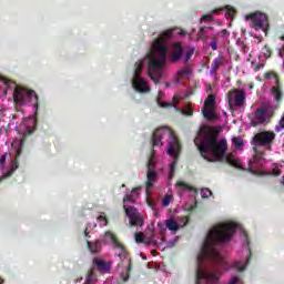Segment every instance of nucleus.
I'll use <instances>...</instances> for the list:
<instances>
[{
	"instance_id": "1",
	"label": "nucleus",
	"mask_w": 284,
	"mask_h": 284,
	"mask_svg": "<svg viewBox=\"0 0 284 284\" xmlns=\"http://www.w3.org/2000/svg\"><path fill=\"white\" fill-rule=\"evenodd\" d=\"M239 224L236 222H224L213 226L202 245V248L197 255V267L195 271V284H216L219 283V276L214 272H209L203 268L204 263H215L220 267H225V258L221 255V252L216 250V245H224L230 243L232 236Z\"/></svg>"
},
{
	"instance_id": "2",
	"label": "nucleus",
	"mask_w": 284,
	"mask_h": 284,
	"mask_svg": "<svg viewBox=\"0 0 284 284\" xmlns=\"http://www.w3.org/2000/svg\"><path fill=\"white\" fill-rule=\"evenodd\" d=\"M221 130L216 126H202L197 131V136L194 139V143L203 159L210 163L219 161L220 163H227L232 168L241 170V162L234 158V154L227 152V140H220L219 134Z\"/></svg>"
},
{
	"instance_id": "3",
	"label": "nucleus",
	"mask_w": 284,
	"mask_h": 284,
	"mask_svg": "<svg viewBox=\"0 0 284 284\" xmlns=\"http://www.w3.org/2000/svg\"><path fill=\"white\" fill-rule=\"evenodd\" d=\"M174 30L176 28L168 29L162 32L158 39L152 42V50L155 54L148 60V72L151 81L153 83L159 84L161 81V70L168 62V41L174 37Z\"/></svg>"
},
{
	"instance_id": "4",
	"label": "nucleus",
	"mask_w": 284,
	"mask_h": 284,
	"mask_svg": "<svg viewBox=\"0 0 284 284\" xmlns=\"http://www.w3.org/2000/svg\"><path fill=\"white\" fill-rule=\"evenodd\" d=\"M13 101L17 105H23L24 103H32L34 110H39V95L33 90L16 87L13 91Z\"/></svg>"
},
{
	"instance_id": "5",
	"label": "nucleus",
	"mask_w": 284,
	"mask_h": 284,
	"mask_svg": "<svg viewBox=\"0 0 284 284\" xmlns=\"http://www.w3.org/2000/svg\"><path fill=\"white\" fill-rule=\"evenodd\" d=\"M170 142H169V150L168 154L172 156L173 162L170 164V173L169 179H174V172H176V161L179 160V154H181V141H179V138L176 136V133L174 131H170Z\"/></svg>"
},
{
	"instance_id": "6",
	"label": "nucleus",
	"mask_w": 284,
	"mask_h": 284,
	"mask_svg": "<svg viewBox=\"0 0 284 284\" xmlns=\"http://www.w3.org/2000/svg\"><path fill=\"white\" fill-rule=\"evenodd\" d=\"M143 60L135 63L134 78L132 79V85L134 90L140 93L150 92V85H148V81L141 78V72H143Z\"/></svg>"
},
{
	"instance_id": "7",
	"label": "nucleus",
	"mask_w": 284,
	"mask_h": 284,
	"mask_svg": "<svg viewBox=\"0 0 284 284\" xmlns=\"http://www.w3.org/2000/svg\"><path fill=\"white\" fill-rule=\"evenodd\" d=\"M246 100L247 94H245L243 89H234L227 92L230 108H243Z\"/></svg>"
},
{
	"instance_id": "8",
	"label": "nucleus",
	"mask_w": 284,
	"mask_h": 284,
	"mask_svg": "<svg viewBox=\"0 0 284 284\" xmlns=\"http://www.w3.org/2000/svg\"><path fill=\"white\" fill-rule=\"evenodd\" d=\"M125 215L129 217L130 225L135 227L136 225H140V227H143V216H141V213H139V210L132 206L123 205Z\"/></svg>"
},
{
	"instance_id": "9",
	"label": "nucleus",
	"mask_w": 284,
	"mask_h": 284,
	"mask_svg": "<svg viewBox=\"0 0 284 284\" xmlns=\"http://www.w3.org/2000/svg\"><path fill=\"white\" fill-rule=\"evenodd\" d=\"M252 20V28L254 30H263L268 24L267 14L265 13H248L246 20Z\"/></svg>"
},
{
	"instance_id": "10",
	"label": "nucleus",
	"mask_w": 284,
	"mask_h": 284,
	"mask_svg": "<svg viewBox=\"0 0 284 284\" xmlns=\"http://www.w3.org/2000/svg\"><path fill=\"white\" fill-rule=\"evenodd\" d=\"M274 139H276V134H274V132L264 131L255 134L253 136V142H254V145L265 146V145H270V143H272Z\"/></svg>"
},
{
	"instance_id": "11",
	"label": "nucleus",
	"mask_w": 284,
	"mask_h": 284,
	"mask_svg": "<svg viewBox=\"0 0 284 284\" xmlns=\"http://www.w3.org/2000/svg\"><path fill=\"white\" fill-rule=\"evenodd\" d=\"M183 54H185V49H183V43L174 42L171 45V55L169 58L170 63H179L181 59H183Z\"/></svg>"
},
{
	"instance_id": "12",
	"label": "nucleus",
	"mask_w": 284,
	"mask_h": 284,
	"mask_svg": "<svg viewBox=\"0 0 284 284\" xmlns=\"http://www.w3.org/2000/svg\"><path fill=\"white\" fill-rule=\"evenodd\" d=\"M187 223H190V217L187 216H182L180 223L174 221V217L165 221L166 230H170V232H178L180 227H185Z\"/></svg>"
},
{
	"instance_id": "13",
	"label": "nucleus",
	"mask_w": 284,
	"mask_h": 284,
	"mask_svg": "<svg viewBox=\"0 0 284 284\" xmlns=\"http://www.w3.org/2000/svg\"><path fill=\"white\" fill-rule=\"evenodd\" d=\"M104 237L110 239V241H111V243H113L114 247H118V250H121V252H123V254H119L120 258H128V253H125V246H123V244L121 242H119V237H116V235L114 233H112L111 231H106L104 233Z\"/></svg>"
},
{
	"instance_id": "14",
	"label": "nucleus",
	"mask_w": 284,
	"mask_h": 284,
	"mask_svg": "<svg viewBox=\"0 0 284 284\" xmlns=\"http://www.w3.org/2000/svg\"><path fill=\"white\" fill-rule=\"evenodd\" d=\"M165 135V130L156 129L151 139L152 148H159V145H163V136Z\"/></svg>"
},
{
	"instance_id": "15",
	"label": "nucleus",
	"mask_w": 284,
	"mask_h": 284,
	"mask_svg": "<svg viewBox=\"0 0 284 284\" xmlns=\"http://www.w3.org/2000/svg\"><path fill=\"white\" fill-rule=\"evenodd\" d=\"M271 94L276 103H281L283 101V84L281 81L271 88Z\"/></svg>"
},
{
	"instance_id": "16",
	"label": "nucleus",
	"mask_w": 284,
	"mask_h": 284,
	"mask_svg": "<svg viewBox=\"0 0 284 284\" xmlns=\"http://www.w3.org/2000/svg\"><path fill=\"white\" fill-rule=\"evenodd\" d=\"M250 261H252V250H247V257H246V263L243 264V262L241 261H235L234 264H233V267L235 270H237V272H245Z\"/></svg>"
},
{
	"instance_id": "17",
	"label": "nucleus",
	"mask_w": 284,
	"mask_h": 284,
	"mask_svg": "<svg viewBox=\"0 0 284 284\" xmlns=\"http://www.w3.org/2000/svg\"><path fill=\"white\" fill-rule=\"evenodd\" d=\"M255 121L257 125H263V123H267V121H270L267 119V115H265V111L262 108L256 109Z\"/></svg>"
},
{
	"instance_id": "18",
	"label": "nucleus",
	"mask_w": 284,
	"mask_h": 284,
	"mask_svg": "<svg viewBox=\"0 0 284 284\" xmlns=\"http://www.w3.org/2000/svg\"><path fill=\"white\" fill-rule=\"evenodd\" d=\"M93 263L97 265L100 272H104L105 274L110 273L111 264L110 262H105L103 260H94Z\"/></svg>"
},
{
	"instance_id": "19",
	"label": "nucleus",
	"mask_w": 284,
	"mask_h": 284,
	"mask_svg": "<svg viewBox=\"0 0 284 284\" xmlns=\"http://www.w3.org/2000/svg\"><path fill=\"white\" fill-rule=\"evenodd\" d=\"M87 247L91 254L101 253V240H95L94 242H87Z\"/></svg>"
},
{
	"instance_id": "20",
	"label": "nucleus",
	"mask_w": 284,
	"mask_h": 284,
	"mask_svg": "<svg viewBox=\"0 0 284 284\" xmlns=\"http://www.w3.org/2000/svg\"><path fill=\"white\" fill-rule=\"evenodd\" d=\"M158 173L153 170H148L146 172V190H150V187H154V181H156Z\"/></svg>"
},
{
	"instance_id": "21",
	"label": "nucleus",
	"mask_w": 284,
	"mask_h": 284,
	"mask_svg": "<svg viewBox=\"0 0 284 284\" xmlns=\"http://www.w3.org/2000/svg\"><path fill=\"white\" fill-rule=\"evenodd\" d=\"M225 63V58L223 55H220L217 58H215L211 64V72H214L215 77H216V71L219 70V68H221V65H223Z\"/></svg>"
},
{
	"instance_id": "22",
	"label": "nucleus",
	"mask_w": 284,
	"mask_h": 284,
	"mask_svg": "<svg viewBox=\"0 0 284 284\" xmlns=\"http://www.w3.org/2000/svg\"><path fill=\"white\" fill-rule=\"evenodd\" d=\"M176 187H179V190L194 192V194H199V190H196V187L190 185L187 182L179 181V182H176Z\"/></svg>"
},
{
	"instance_id": "23",
	"label": "nucleus",
	"mask_w": 284,
	"mask_h": 284,
	"mask_svg": "<svg viewBox=\"0 0 284 284\" xmlns=\"http://www.w3.org/2000/svg\"><path fill=\"white\" fill-rule=\"evenodd\" d=\"M210 30H212V27H202L197 32V41H207Z\"/></svg>"
},
{
	"instance_id": "24",
	"label": "nucleus",
	"mask_w": 284,
	"mask_h": 284,
	"mask_svg": "<svg viewBox=\"0 0 284 284\" xmlns=\"http://www.w3.org/2000/svg\"><path fill=\"white\" fill-rule=\"evenodd\" d=\"M18 168H19V164H17V162H13L11 169L7 173L0 176V183H3L6 179H10V176H12L14 172H17Z\"/></svg>"
},
{
	"instance_id": "25",
	"label": "nucleus",
	"mask_w": 284,
	"mask_h": 284,
	"mask_svg": "<svg viewBox=\"0 0 284 284\" xmlns=\"http://www.w3.org/2000/svg\"><path fill=\"white\" fill-rule=\"evenodd\" d=\"M214 110L215 108L204 106L202 110V114L206 121H212L214 119Z\"/></svg>"
},
{
	"instance_id": "26",
	"label": "nucleus",
	"mask_w": 284,
	"mask_h": 284,
	"mask_svg": "<svg viewBox=\"0 0 284 284\" xmlns=\"http://www.w3.org/2000/svg\"><path fill=\"white\" fill-rule=\"evenodd\" d=\"M204 108H215L216 109V97L214 94H209L204 101Z\"/></svg>"
},
{
	"instance_id": "27",
	"label": "nucleus",
	"mask_w": 284,
	"mask_h": 284,
	"mask_svg": "<svg viewBox=\"0 0 284 284\" xmlns=\"http://www.w3.org/2000/svg\"><path fill=\"white\" fill-rule=\"evenodd\" d=\"M262 110L264 111V114L266 115V119H272V116H274V106L266 104L262 106Z\"/></svg>"
},
{
	"instance_id": "28",
	"label": "nucleus",
	"mask_w": 284,
	"mask_h": 284,
	"mask_svg": "<svg viewBox=\"0 0 284 284\" xmlns=\"http://www.w3.org/2000/svg\"><path fill=\"white\" fill-rule=\"evenodd\" d=\"M264 79H274L275 83L281 82V75H278V73L274 72V71H267L266 73H264Z\"/></svg>"
},
{
	"instance_id": "29",
	"label": "nucleus",
	"mask_w": 284,
	"mask_h": 284,
	"mask_svg": "<svg viewBox=\"0 0 284 284\" xmlns=\"http://www.w3.org/2000/svg\"><path fill=\"white\" fill-rule=\"evenodd\" d=\"M193 55H194V48H191L185 52L184 65H187V63H190V60L192 59Z\"/></svg>"
},
{
	"instance_id": "30",
	"label": "nucleus",
	"mask_w": 284,
	"mask_h": 284,
	"mask_svg": "<svg viewBox=\"0 0 284 284\" xmlns=\"http://www.w3.org/2000/svg\"><path fill=\"white\" fill-rule=\"evenodd\" d=\"M154 154H156V151L152 150L148 161V170H154Z\"/></svg>"
},
{
	"instance_id": "31",
	"label": "nucleus",
	"mask_w": 284,
	"mask_h": 284,
	"mask_svg": "<svg viewBox=\"0 0 284 284\" xmlns=\"http://www.w3.org/2000/svg\"><path fill=\"white\" fill-rule=\"evenodd\" d=\"M94 281H97V277L94 276V270L91 268V270L88 272L85 283H87V284H90V283H94Z\"/></svg>"
},
{
	"instance_id": "32",
	"label": "nucleus",
	"mask_w": 284,
	"mask_h": 284,
	"mask_svg": "<svg viewBox=\"0 0 284 284\" xmlns=\"http://www.w3.org/2000/svg\"><path fill=\"white\" fill-rule=\"evenodd\" d=\"M181 113L184 115V116H193L194 114V109H192V106H186L184 109L181 110Z\"/></svg>"
},
{
	"instance_id": "33",
	"label": "nucleus",
	"mask_w": 284,
	"mask_h": 284,
	"mask_svg": "<svg viewBox=\"0 0 284 284\" xmlns=\"http://www.w3.org/2000/svg\"><path fill=\"white\" fill-rule=\"evenodd\" d=\"M190 68H184V69H180L178 71V75L181 77L182 79H185V77H190Z\"/></svg>"
},
{
	"instance_id": "34",
	"label": "nucleus",
	"mask_w": 284,
	"mask_h": 284,
	"mask_svg": "<svg viewBox=\"0 0 284 284\" xmlns=\"http://www.w3.org/2000/svg\"><path fill=\"white\" fill-rule=\"evenodd\" d=\"M284 130V113L280 119L278 125L275 126V132H283Z\"/></svg>"
},
{
	"instance_id": "35",
	"label": "nucleus",
	"mask_w": 284,
	"mask_h": 284,
	"mask_svg": "<svg viewBox=\"0 0 284 284\" xmlns=\"http://www.w3.org/2000/svg\"><path fill=\"white\" fill-rule=\"evenodd\" d=\"M232 143L233 145H235V148H243L244 145L243 140L241 138H233Z\"/></svg>"
},
{
	"instance_id": "36",
	"label": "nucleus",
	"mask_w": 284,
	"mask_h": 284,
	"mask_svg": "<svg viewBox=\"0 0 284 284\" xmlns=\"http://www.w3.org/2000/svg\"><path fill=\"white\" fill-rule=\"evenodd\" d=\"M201 195L202 199H210V196H212V191L210 189H202Z\"/></svg>"
},
{
	"instance_id": "37",
	"label": "nucleus",
	"mask_w": 284,
	"mask_h": 284,
	"mask_svg": "<svg viewBox=\"0 0 284 284\" xmlns=\"http://www.w3.org/2000/svg\"><path fill=\"white\" fill-rule=\"evenodd\" d=\"M156 103L160 108H172L174 105L172 103L162 102L161 98H156Z\"/></svg>"
},
{
	"instance_id": "38",
	"label": "nucleus",
	"mask_w": 284,
	"mask_h": 284,
	"mask_svg": "<svg viewBox=\"0 0 284 284\" xmlns=\"http://www.w3.org/2000/svg\"><path fill=\"white\" fill-rule=\"evenodd\" d=\"M172 203V195H165L162 200L163 207H168Z\"/></svg>"
},
{
	"instance_id": "39",
	"label": "nucleus",
	"mask_w": 284,
	"mask_h": 284,
	"mask_svg": "<svg viewBox=\"0 0 284 284\" xmlns=\"http://www.w3.org/2000/svg\"><path fill=\"white\" fill-rule=\"evenodd\" d=\"M128 203H135L133 195L130 194V195H125V196L123 197V204H124V205H128Z\"/></svg>"
},
{
	"instance_id": "40",
	"label": "nucleus",
	"mask_w": 284,
	"mask_h": 284,
	"mask_svg": "<svg viewBox=\"0 0 284 284\" xmlns=\"http://www.w3.org/2000/svg\"><path fill=\"white\" fill-rule=\"evenodd\" d=\"M263 54H264V57H266V59H270V57H272V49H270V47L265 45L263 48Z\"/></svg>"
},
{
	"instance_id": "41",
	"label": "nucleus",
	"mask_w": 284,
	"mask_h": 284,
	"mask_svg": "<svg viewBox=\"0 0 284 284\" xmlns=\"http://www.w3.org/2000/svg\"><path fill=\"white\" fill-rule=\"evenodd\" d=\"M130 274H132V258L129 260V264L126 267V278L125 281H128L130 278Z\"/></svg>"
},
{
	"instance_id": "42",
	"label": "nucleus",
	"mask_w": 284,
	"mask_h": 284,
	"mask_svg": "<svg viewBox=\"0 0 284 284\" xmlns=\"http://www.w3.org/2000/svg\"><path fill=\"white\" fill-rule=\"evenodd\" d=\"M135 241H136V243H143V241H144V235H143V233H135Z\"/></svg>"
},
{
	"instance_id": "43",
	"label": "nucleus",
	"mask_w": 284,
	"mask_h": 284,
	"mask_svg": "<svg viewBox=\"0 0 284 284\" xmlns=\"http://www.w3.org/2000/svg\"><path fill=\"white\" fill-rule=\"evenodd\" d=\"M98 221L104 226L108 225V217H105L104 215L98 216Z\"/></svg>"
},
{
	"instance_id": "44",
	"label": "nucleus",
	"mask_w": 284,
	"mask_h": 284,
	"mask_svg": "<svg viewBox=\"0 0 284 284\" xmlns=\"http://www.w3.org/2000/svg\"><path fill=\"white\" fill-rule=\"evenodd\" d=\"M282 173H283V171H281V169H273V171H272L273 176H281Z\"/></svg>"
},
{
	"instance_id": "45",
	"label": "nucleus",
	"mask_w": 284,
	"mask_h": 284,
	"mask_svg": "<svg viewBox=\"0 0 284 284\" xmlns=\"http://www.w3.org/2000/svg\"><path fill=\"white\" fill-rule=\"evenodd\" d=\"M146 243L150 245V244H158V242L154 240V234H151V236L148 239Z\"/></svg>"
},
{
	"instance_id": "46",
	"label": "nucleus",
	"mask_w": 284,
	"mask_h": 284,
	"mask_svg": "<svg viewBox=\"0 0 284 284\" xmlns=\"http://www.w3.org/2000/svg\"><path fill=\"white\" fill-rule=\"evenodd\" d=\"M203 21H212V14H205L201 18V22Z\"/></svg>"
},
{
	"instance_id": "47",
	"label": "nucleus",
	"mask_w": 284,
	"mask_h": 284,
	"mask_svg": "<svg viewBox=\"0 0 284 284\" xmlns=\"http://www.w3.org/2000/svg\"><path fill=\"white\" fill-rule=\"evenodd\" d=\"M236 283H241V277L235 276V277H233V278L229 282V284H236Z\"/></svg>"
},
{
	"instance_id": "48",
	"label": "nucleus",
	"mask_w": 284,
	"mask_h": 284,
	"mask_svg": "<svg viewBox=\"0 0 284 284\" xmlns=\"http://www.w3.org/2000/svg\"><path fill=\"white\" fill-rule=\"evenodd\" d=\"M262 68H265V63H258L254 67L255 72H258V70H262Z\"/></svg>"
},
{
	"instance_id": "49",
	"label": "nucleus",
	"mask_w": 284,
	"mask_h": 284,
	"mask_svg": "<svg viewBox=\"0 0 284 284\" xmlns=\"http://www.w3.org/2000/svg\"><path fill=\"white\" fill-rule=\"evenodd\" d=\"M210 45H211L212 50H214V51L219 50V43L216 41H212Z\"/></svg>"
},
{
	"instance_id": "50",
	"label": "nucleus",
	"mask_w": 284,
	"mask_h": 284,
	"mask_svg": "<svg viewBox=\"0 0 284 284\" xmlns=\"http://www.w3.org/2000/svg\"><path fill=\"white\" fill-rule=\"evenodd\" d=\"M8 158V153H4L1 158H0V163L1 165H6V159Z\"/></svg>"
},
{
	"instance_id": "51",
	"label": "nucleus",
	"mask_w": 284,
	"mask_h": 284,
	"mask_svg": "<svg viewBox=\"0 0 284 284\" xmlns=\"http://www.w3.org/2000/svg\"><path fill=\"white\" fill-rule=\"evenodd\" d=\"M178 34H179L180 37H185V34H187V33L185 32V30L179 29Z\"/></svg>"
},
{
	"instance_id": "52",
	"label": "nucleus",
	"mask_w": 284,
	"mask_h": 284,
	"mask_svg": "<svg viewBox=\"0 0 284 284\" xmlns=\"http://www.w3.org/2000/svg\"><path fill=\"white\" fill-rule=\"evenodd\" d=\"M181 79H183V78L181 75H179V73H176L175 83H181Z\"/></svg>"
},
{
	"instance_id": "53",
	"label": "nucleus",
	"mask_w": 284,
	"mask_h": 284,
	"mask_svg": "<svg viewBox=\"0 0 284 284\" xmlns=\"http://www.w3.org/2000/svg\"><path fill=\"white\" fill-rule=\"evenodd\" d=\"M221 34H224V36H226V37H230V31H227L226 29H223V30L221 31Z\"/></svg>"
},
{
	"instance_id": "54",
	"label": "nucleus",
	"mask_w": 284,
	"mask_h": 284,
	"mask_svg": "<svg viewBox=\"0 0 284 284\" xmlns=\"http://www.w3.org/2000/svg\"><path fill=\"white\" fill-rule=\"evenodd\" d=\"M163 97V91H159L158 99H161Z\"/></svg>"
},
{
	"instance_id": "55",
	"label": "nucleus",
	"mask_w": 284,
	"mask_h": 284,
	"mask_svg": "<svg viewBox=\"0 0 284 284\" xmlns=\"http://www.w3.org/2000/svg\"><path fill=\"white\" fill-rule=\"evenodd\" d=\"M234 12H236L234 9L229 10V14H231V16L234 14Z\"/></svg>"
},
{
	"instance_id": "56",
	"label": "nucleus",
	"mask_w": 284,
	"mask_h": 284,
	"mask_svg": "<svg viewBox=\"0 0 284 284\" xmlns=\"http://www.w3.org/2000/svg\"><path fill=\"white\" fill-rule=\"evenodd\" d=\"M163 241H165V237L162 236V237L160 239L159 244L161 245V244L163 243Z\"/></svg>"
},
{
	"instance_id": "57",
	"label": "nucleus",
	"mask_w": 284,
	"mask_h": 284,
	"mask_svg": "<svg viewBox=\"0 0 284 284\" xmlns=\"http://www.w3.org/2000/svg\"><path fill=\"white\" fill-rule=\"evenodd\" d=\"M139 190V187H133L132 189V194H134V192H136Z\"/></svg>"
},
{
	"instance_id": "58",
	"label": "nucleus",
	"mask_w": 284,
	"mask_h": 284,
	"mask_svg": "<svg viewBox=\"0 0 284 284\" xmlns=\"http://www.w3.org/2000/svg\"><path fill=\"white\" fill-rule=\"evenodd\" d=\"M21 155V149H19L18 151H17V156H20Z\"/></svg>"
},
{
	"instance_id": "59",
	"label": "nucleus",
	"mask_w": 284,
	"mask_h": 284,
	"mask_svg": "<svg viewBox=\"0 0 284 284\" xmlns=\"http://www.w3.org/2000/svg\"><path fill=\"white\" fill-rule=\"evenodd\" d=\"M88 234H89V233H88V229H85V231H84V235H85V236H88Z\"/></svg>"
},
{
	"instance_id": "60",
	"label": "nucleus",
	"mask_w": 284,
	"mask_h": 284,
	"mask_svg": "<svg viewBox=\"0 0 284 284\" xmlns=\"http://www.w3.org/2000/svg\"><path fill=\"white\" fill-rule=\"evenodd\" d=\"M281 41H284V34L280 37Z\"/></svg>"
},
{
	"instance_id": "61",
	"label": "nucleus",
	"mask_w": 284,
	"mask_h": 284,
	"mask_svg": "<svg viewBox=\"0 0 284 284\" xmlns=\"http://www.w3.org/2000/svg\"><path fill=\"white\" fill-rule=\"evenodd\" d=\"M170 85H172L170 82H166V88H170Z\"/></svg>"
},
{
	"instance_id": "62",
	"label": "nucleus",
	"mask_w": 284,
	"mask_h": 284,
	"mask_svg": "<svg viewBox=\"0 0 284 284\" xmlns=\"http://www.w3.org/2000/svg\"><path fill=\"white\" fill-rule=\"evenodd\" d=\"M0 284H3V278L2 277H0Z\"/></svg>"
},
{
	"instance_id": "63",
	"label": "nucleus",
	"mask_w": 284,
	"mask_h": 284,
	"mask_svg": "<svg viewBox=\"0 0 284 284\" xmlns=\"http://www.w3.org/2000/svg\"><path fill=\"white\" fill-rule=\"evenodd\" d=\"M149 206H150V207H153V204H152V202H149Z\"/></svg>"
},
{
	"instance_id": "64",
	"label": "nucleus",
	"mask_w": 284,
	"mask_h": 284,
	"mask_svg": "<svg viewBox=\"0 0 284 284\" xmlns=\"http://www.w3.org/2000/svg\"><path fill=\"white\" fill-rule=\"evenodd\" d=\"M281 183H282V185H284V178H283V180L281 181Z\"/></svg>"
}]
</instances>
